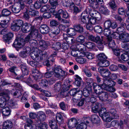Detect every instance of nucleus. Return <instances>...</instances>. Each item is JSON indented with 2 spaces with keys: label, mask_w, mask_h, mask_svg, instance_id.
<instances>
[{
  "label": "nucleus",
  "mask_w": 129,
  "mask_h": 129,
  "mask_svg": "<svg viewBox=\"0 0 129 129\" xmlns=\"http://www.w3.org/2000/svg\"><path fill=\"white\" fill-rule=\"evenodd\" d=\"M115 83L113 81H109L104 80L103 83L97 85L96 83L93 84V89L94 92L97 96L100 94L101 92L103 90V89L110 92H113L115 91V89L113 86H114Z\"/></svg>",
  "instance_id": "f257e3e1"
},
{
  "label": "nucleus",
  "mask_w": 129,
  "mask_h": 129,
  "mask_svg": "<svg viewBox=\"0 0 129 129\" xmlns=\"http://www.w3.org/2000/svg\"><path fill=\"white\" fill-rule=\"evenodd\" d=\"M45 55L41 51L38 49H36L33 52H31L30 56L32 58L36 61H30L29 63L31 66L36 67L38 64L37 62H39L42 60Z\"/></svg>",
  "instance_id": "f03ea898"
},
{
  "label": "nucleus",
  "mask_w": 129,
  "mask_h": 129,
  "mask_svg": "<svg viewBox=\"0 0 129 129\" xmlns=\"http://www.w3.org/2000/svg\"><path fill=\"white\" fill-rule=\"evenodd\" d=\"M8 93L4 97L0 98V107L2 108L4 107L5 106H9L13 108L16 107L17 104L13 102L12 101H9V94L10 93L9 90H7Z\"/></svg>",
  "instance_id": "7ed1b4c3"
},
{
  "label": "nucleus",
  "mask_w": 129,
  "mask_h": 129,
  "mask_svg": "<svg viewBox=\"0 0 129 129\" xmlns=\"http://www.w3.org/2000/svg\"><path fill=\"white\" fill-rule=\"evenodd\" d=\"M98 70L101 76L103 77V81L105 79L112 81L107 79L110 77V75H111V73L108 69H104L103 67H100L98 68Z\"/></svg>",
  "instance_id": "20e7f679"
},
{
  "label": "nucleus",
  "mask_w": 129,
  "mask_h": 129,
  "mask_svg": "<svg viewBox=\"0 0 129 129\" xmlns=\"http://www.w3.org/2000/svg\"><path fill=\"white\" fill-rule=\"evenodd\" d=\"M19 5L17 6L14 7L12 6L10 7V9H11L14 13H17L20 11L21 9H23L24 7V3L22 1H19Z\"/></svg>",
  "instance_id": "39448f33"
},
{
  "label": "nucleus",
  "mask_w": 129,
  "mask_h": 129,
  "mask_svg": "<svg viewBox=\"0 0 129 129\" xmlns=\"http://www.w3.org/2000/svg\"><path fill=\"white\" fill-rule=\"evenodd\" d=\"M54 72L55 76L57 77H65L67 75L66 72L59 67L55 68L54 70Z\"/></svg>",
  "instance_id": "423d86ee"
},
{
  "label": "nucleus",
  "mask_w": 129,
  "mask_h": 129,
  "mask_svg": "<svg viewBox=\"0 0 129 129\" xmlns=\"http://www.w3.org/2000/svg\"><path fill=\"white\" fill-rule=\"evenodd\" d=\"M39 36L40 39H41V36L38 34V31L37 30H35L34 31L32 30L30 34L27 35L25 38V42H28L31 39L32 37L36 38Z\"/></svg>",
  "instance_id": "0eeeda50"
},
{
  "label": "nucleus",
  "mask_w": 129,
  "mask_h": 129,
  "mask_svg": "<svg viewBox=\"0 0 129 129\" xmlns=\"http://www.w3.org/2000/svg\"><path fill=\"white\" fill-rule=\"evenodd\" d=\"M21 30L24 33H26L30 31L31 33L32 30L33 31L36 29H34V26H32L30 24L26 22L23 25Z\"/></svg>",
  "instance_id": "6e6552de"
},
{
  "label": "nucleus",
  "mask_w": 129,
  "mask_h": 129,
  "mask_svg": "<svg viewBox=\"0 0 129 129\" xmlns=\"http://www.w3.org/2000/svg\"><path fill=\"white\" fill-rule=\"evenodd\" d=\"M25 42L23 39L21 38L16 39L13 43V45L15 48H21L25 45Z\"/></svg>",
  "instance_id": "1a4fd4ad"
},
{
  "label": "nucleus",
  "mask_w": 129,
  "mask_h": 129,
  "mask_svg": "<svg viewBox=\"0 0 129 129\" xmlns=\"http://www.w3.org/2000/svg\"><path fill=\"white\" fill-rule=\"evenodd\" d=\"M32 75L34 78L36 80L40 79L42 76V74L35 68L32 69Z\"/></svg>",
  "instance_id": "9d476101"
},
{
  "label": "nucleus",
  "mask_w": 129,
  "mask_h": 129,
  "mask_svg": "<svg viewBox=\"0 0 129 129\" xmlns=\"http://www.w3.org/2000/svg\"><path fill=\"white\" fill-rule=\"evenodd\" d=\"M100 116L103 120H105L109 116V113L106 112V110L105 108H103L102 109L101 111L99 112Z\"/></svg>",
  "instance_id": "9b49d317"
},
{
  "label": "nucleus",
  "mask_w": 129,
  "mask_h": 129,
  "mask_svg": "<svg viewBox=\"0 0 129 129\" xmlns=\"http://www.w3.org/2000/svg\"><path fill=\"white\" fill-rule=\"evenodd\" d=\"M120 40L123 43L129 42V34L126 33H123L120 35Z\"/></svg>",
  "instance_id": "f8f14e48"
},
{
  "label": "nucleus",
  "mask_w": 129,
  "mask_h": 129,
  "mask_svg": "<svg viewBox=\"0 0 129 129\" xmlns=\"http://www.w3.org/2000/svg\"><path fill=\"white\" fill-rule=\"evenodd\" d=\"M77 124V120L75 118H72L70 119L68 123V126L70 129L73 128Z\"/></svg>",
  "instance_id": "ddd939ff"
},
{
  "label": "nucleus",
  "mask_w": 129,
  "mask_h": 129,
  "mask_svg": "<svg viewBox=\"0 0 129 129\" xmlns=\"http://www.w3.org/2000/svg\"><path fill=\"white\" fill-rule=\"evenodd\" d=\"M99 98L102 101H106L108 99V95L107 93L103 90L98 95Z\"/></svg>",
  "instance_id": "4468645a"
},
{
  "label": "nucleus",
  "mask_w": 129,
  "mask_h": 129,
  "mask_svg": "<svg viewBox=\"0 0 129 129\" xmlns=\"http://www.w3.org/2000/svg\"><path fill=\"white\" fill-rule=\"evenodd\" d=\"M36 125L38 127L39 129H47V125L44 122H42L40 120H37Z\"/></svg>",
  "instance_id": "2eb2a0df"
},
{
  "label": "nucleus",
  "mask_w": 129,
  "mask_h": 129,
  "mask_svg": "<svg viewBox=\"0 0 129 129\" xmlns=\"http://www.w3.org/2000/svg\"><path fill=\"white\" fill-rule=\"evenodd\" d=\"M30 50V48L29 47H26L23 50L19 53V56L23 58H26L27 56L28 53Z\"/></svg>",
  "instance_id": "dca6fc26"
},
{
  "label": "nucleus",
  "mask_w": 129,
  "mask_h": 129,
  "mask_svg": "<svg viewBox=\"0 0 129 129\" xmlns=\"http://www.w3.org/2000/svg\"><path fill=\"white\" fill-rule=\"evenodd\" d=\"M3 129H11L12 128L13 124L11 121L7 120L3 123Z\"/></svg>",
  "instance_id": "f3484780"
},
{
  "label": "nucleus",
  "mask_w": 129,
  "mask_h": 129,
  "mask_svg": "<svg viewBox=\"0 0 129 129\" xmlns=\"http://www.w3.org/2000/svg\"><path fill=\"white\" fill-rule=\"evenodd\" d=\"M71 54L72 56L78 57H83L85 56V54L84 53L81 52L78 50H72L71 52Z\"/></svg>",
  "instance_id": "a211bd4d"
},
{
  "label": "nucleus",
  "mask_w": 129,
  "mask_h": 129,
  "mask_svg": "<svg viewBox=\"0 0 129 129\" xmlns=\"http://www.w3.org/2000/svg\"><path fill=\"white\" fill-rule=\"evenodd\" d=\"M40 30L41 33L46 34L48 33L49 31V29L47 25L43 24L41 25L40 27Z\"/></svg>",
  "instance_id": "6ab92c4d"
},
{
  "label": "nucleus",
  "mask_w": 129,
  "mask_h": 129,
  "mask_svg": "<svg viewBox=\"0 0 129 129\" xmlns=\"http://www.w3.org/2000/svg\"><path fill=\"white\" fill-rule=\"evenodd\" d=\"M13 34L11 32H9L4 36L3 40L6 42H8L13 37Z\"/></svg>",
  "instance_id": "aec40b11"
},
{
  "label": "nucleus",
  "mask_w": 129,
  "mask_h": 129,
  "mask_svg": "<svg viewBox=\"0 0 129 129\" xmlns=\"http://www.w3.org/2000/svg\"><path fill=\"white\" fill-rule=\"evenodd\" d=\"M39 44L40 46L42 48L43 50H44L47 47L51 45V43H49L48 42H45L44 40H41L39 41Z\"/></svg>",
  "instance_id": "412c9836"
},
{
  "label": "nucleus",
  "mask_w": 129,
  "mask_h": 129,
  "mask_svg": "<svg viewBox=\"0 0 129 129\" xmlns=\"http://www.w3.org/2000/svg\"><path fill=\"white\" fill-rule=\"evenodd\" d=\"M68 36L66 34H63V37L64 39L69 44H72L74 43V41L73 38L71 37L67 36Z\"/></svg>",
  "instance_id": "4be33fe9"
},
{
  "label": "nucleus",
  "mask_w": 129,
  "mask_h": 129,
  "mask_svg": "<svg viewBox=\"0 0 129 129\" xmlns=\"http://www.w3.org/2000/svg\"><path fill=\"white\" fill-rule=\"evenodd\" d=\"M100 119L98 116L95 114L92 115L91 117V121L94 123H98L100 121Z\"/></svg>",
  "instance_id": "5701e85b"
},
{
  "label": "nucleus",
  "mask_w": 129,
  "mask_h": 129,
  "mask_svg": "<svg viewBox=\"0 0 129 129\" xmlns=\"http://www.w3.org/2000/svg\"><path fill=\"white\" fill-rule=\"evenodd\" d=\"M49 126L51 129H58L57 122L54 119H52L50 121Z\"/></svg>",
  "instance_id": "b1692460"
},
{
  "label": "nucleus",
  "mask_w": 129,
  "mask_h": 129,
  "mask_svg": "<svg viewBox=\"0 0 129 129\" xmlns=\"http://www.w3.org/2000/svg\"><path fill=\"white\" fill-rule=\"evenodd\" d=\"M64 114L63 113L60 112L57 113L56 115V119L58 123L60 124L63 122L62 116H63Z\"/></svg>",
  "instance_id": "393cba45"
},
{
  "label": "nucleus",
  "mask_w": 129,
  "mask_h": 129,
  "mask_svg": "<svg viewBox=\"0 0 129 129\" xmlns=\"http://www.w3.org/2000/svg\"><path fill=\"white\" fill-rule=\"evenodd\" d=\"M75 85L77 86H79L82 83H83V82L82 81L81 78L78 75H75Z\"/></svg>",
  "instance_id": "a878e982"
},
{
  "label": "nucleus",
  "mask_w": 129,
  "mask_h": 129,
  "mask_svg": "<svg viewBox=\"0 0 129 129\" xmlns=\"http://www.w3.org/2000/svg\"><path fill=\"white\" fill-rule=\"evenodd\" d=\"M87 8H90L91 9L89 10V11H88V13L90 16H94L95 15L97 14L99 15V19H98V20H100L101 18V16L100 15V14L97 11H96L94 9H92L91 7H88Z\"/></svg>",
  "instance_id": "bb28decb"
},
{
  "label": "nucleus",
  "mask_w": 129,
  "mask_h": 129,
  "mask_svg": "<svg viewBox=\"0 0 129 129\" xmlns=\"http://www.w3.org/2000/svg\"><path fill=\"white\" fill-rule=\"evenodd\" d=\"M99 10L101 13L104 14L108 15L109 13V11L106 7L103 5L101 6L99 9Z\"/></svg>",
  "instance_id": "cd10ccee"
},
{
  "label": "nucleus",
  "mask_w": 129,
  "mask_h": 129,
  "mask_svg": "<svg viewBox=\"0 0 129 129\" xmlns=\"http://www.w3.org/2000/svg\"><path fill=\"white\" fill-rule=\"evenodd\" d=\"M110 64V62L108 60H105L102 61H100L98 63V65L100 67H106L108 66Z\"/></svg>",
  "instance_id": "c85d7f7f"
},
{
  "label": "nucleus",
  "mask_w": 129,
  "mask_h": 129,
  "mask_svg": "<svg viewBox=\"0 0 129 129\" xmlns=\"http://www.w3.org/2000/svg\"><path fill=\"white\" fill-rule=\"evenodd\" d=\"M2 113L5 116H8L10 113V109L8 107L6 106L2 109Z\"/></svg>",
  "instance_id": "c756f323"
},
{
  "label": "nucleus",
  "mask_w": 129,
  "mask_h": 129,
  "mask_svg": "<svg viewBox=\"0 0 129 129\" xmlns=\"http://www.w3.org/2000/svg\"><path fill=\"white\" fill-rule=\"evenodd\" d=\"M61 44L59 42L54 43L52 44V48L55 51L60 49L61 48Z\"/></svg>",
  "instance_id": "7c9ffc66"
},
{
  "label": "nucleus",
  "mask_w": 129,
  "mask_h": 129,
  "mask_svg": "<svg viewBox=\"0 0 129 129\" xmlns=\"http://www.w3.org/2000/svg\"><path fill=\"white\" fill-rule=\"evenodd\" d=\"M84 45L86 48V47L90 49H93L95 46L94 43L90 42H85L84 43Z\"/></svg>",
  "instance_id": "2f4dec72"
},
{
  "label": "nucleus",
  "mask_w": 129,
  "mask_h": 129,
  "mask_svg": "<svg viewBox=\"0 0 129 129\" xmlns=\"http://www.w3.org/2000/svg\"><path fill=\"white\" fill-rule=\"evenodd\" d=\"M76 48L78 50L81 51H85L86 49L84 43V44L80 43L77 44L76 46Z\"/></svg>",
  "instance_id": "473e14b6"
},
{
  "label": "nucleus",
  "mask_w": 129,
  "mask_h": 129,
  "mask_svg": "<svg viewBox=\"0 0 129 129\" xmlns=\"http://www.w3.org/2000/svg\"><path fill=\"white\" fill-rule=\"evenodd\" d=\"M39 116L38 118V120H40L41 122L45 120L46 117L44 113L42 111L39 112L38 113Z\"/></svg>",
  "instance_id": "72a5a7b5"
},
{
  "label": "nucleus",
  "mask_w": 129,
  "mask_h": 129,
  "mask_svg": "<svg viewBox=\"0 0 129 129\" xmlns=\"http://www.w3.org/2000/svg\"><path fill=\"white\" fill-rule=\"evenodd\" d=\"M121 46L124 52L126 53L129 54V44L123 43L121 44Z\"/></svg>",
  "instance_id": "f704fd0d"
},
{
  "label": "nucleus",
  "mask_w": 129,
  "mask_h": 129,
  "mask_svg": "<svg viewBox=\"0 0 129 129\" xmlns=\"http://www.w3.org/2000/svg\"><path fill=\"white\" fill-rule=\"evenodd\" d=\"M8 70L13 75H14L15 76L17 75L16 72L18 70V69L17 67L15 66L11 67L9 68Z\"/></svg>",
  "instance_id": "c9c22d12"
},
{
  "label": "nucleus",
  "mask_w": 129,
  "mask_h": 129,
  "mask_svg": "<svg viewBox=\"0 0 129 129\" xmlns=\"http://www.w3.org/2000/svg\"><path fill=\"white\" fill-rule=\"evenodd\" d=\"M100 104L98 103H96L94 104L92 107V111L94 113H96L98 112L99 110V108Z\"/></svg>",
  "instance_id": "e433bc0d"
},
{
  "label": "nucleus",
  "mask_w": 129,
  "mask_h": 129,
  "mask_svg": "<svg viewBox=\"0 0 129 129\" xmlns=\"http://www.w3.org/2000/svg\"><path fill=\"white\" fill-rule=\"evenodd\" d=\"M67 31L69 35L71 36L75 35L76 33V31L75 29L72 28L68 29Z\"/></svg>",
  "instance_id": "4c0bfd02"
},
{
  "label": "nucleus",
  "mask_w": 129,
  "mask_h": 129,
  "mask_svg": "<svg viewBox=\"0 0 129 129\" xmlns=\"http://www.w3.org/2000/svg\"><path fill=\"white\" fill-rule=\"evenodd\" d=\"M90 9H91L90 8H87L82 13L81 16L89 18L88 11H89Z\"/></svg>",
  "instance_id": "58836bf2"
},
{
  "label": "nucleus",
  "mask_w": 129,
  "mask_h": 129,
  "mask_svg": "<svg viewBox=\"0 0 129 129\" xmlns=\"http://www.w3.org/2000/svg\"><path fill=\"white\" fill-rule=\"evenodd\" d=\"M99 19V17H95V18H91L90 19H89V23L92 24H96L98 23L99 21L100 20H98Z\"/></svg>",
  "instance_id": "ea45409f"
},
{
  "label": "nucleus",
  "mask_w": 129,
  "mask_h": 129,
  "mask_svg": "<svg viewBox=\"0 0 129 129\" xmlns=\"http://www.w3.org/2000/svg\"><path fill=\"white\" fill-rule=\"evenodd\" d=\"M87 125L86 123H84L80 121V123L79 124L77 127L78 129H86Z\"/></svg>",
  "instance_id": "a19ab883"
},
{
  "label": "nucleus",
  "mask_w": 129,
  "mask_h": 129,
  "mask_svg": "<svg viewBox=\"0 0 129 129\" xmlns=\"http://www.w3.org/2000/svg\"><path fill=\"white\" fill-rule=\"evenodd\" d=\"M107 57L103 53H100L98 56V58L99 60L100 61L106 60Z\"/></svg>",
  "instance_id": "79ce46f5"
},
{
  "label": "nucleus",
  "mask_w": 129,
  "mask_h": 129,
  "mask_svg": "<svg viewBox=\"0 0 129 129\" xmlns=\"http://www.w3.org/2000/svg\"><path fill=\"white\" fill-rule=\"evenodd\" d=\"M79 88H77L74 89H73L71 90L70 92V95L73 96H75V95L77 94V93L79 92L80 91L81 93L82 92V91L81 90H79Z\"/></svg>",
  "instance_id": "37998d69"
},
{
  "label": "nucleus",
  "mask_w": 129,
  "mask_h": 129,
  "mask_svg": "<svg viewBox=\"0 0 129 129\" xmlns=\"http://www.w3.org/2000/svg\"><path fill=\"white\" fill-rule=\"evenodd\" d=\"M59 13L61 14L62 17L63 18L67 19L69 17V15L66 11H63L62 9H60Z\"/></svg>",
  "instance_id": "c03bdc74"
},
{
  "label": "nucleus",
  "mask_w": 129,
  "mask_h": 129,
  "mask_svg": "<svg viewBox=\"0 0 129 129\" xmlns=\"http://www.w3.org/2000/svg\"><path fill=\"white\" fill-rule=\"evenodd\" d=\"M16 79H17L19 80H23L29 83L31 82L30 78H29L27 79L26 77H24V76H23L22 75L18 77H17Z\"/></svg>",
  "instance_id": "a18cd8bd"
},
{
  "label": "nucleus",
  "mask_w": 129,
  "mask_h": 129,
  "mask_svg": "<svg viewBox=\"0 0 129 129\" xmlns=\"http://www.w3.org/2000/svg\"><path fill=\"white\" fill-rule=\"evenodd\" d=\"M121 25V26L118 28L117 30L121 34L123 33H125L124 32L125 28L123 26H125V24L124 23H122Z\"/></svg>",
  "instance_id": "49530a36"
},
{
  "label": "nucleus",
  "mask_w": 129,
  "mask_h": 129,
  "mask_svg": "<svg viewBox=\"0 0 129 129\" xmlns=\"http://www.w3.org/2000/svg\"><path fill=\"white\" fill-rule=\"evenodd\" d=\"M108 40L109 42L108 43L109 47L111 48L114 47L115 46V42L112 40L111 38H108Z\"/></svg>",
  "instance_id": "de8ad7c7"
},
{
  "label": "nucleus",
  "mask_w": 129,
  "mask_h": 129,
  "mask_svg": "<svg viewBox=\"0 0 129 129\" xmlns=\"http://www.w3.org/2000/svg\"><path fill=\"white\" fill-rule=\"evenodd\" d=\"M9 56L10 58H12L15 59L14 60V62L16 63L18 62L19 60V57L17 56H16L14 55L13 54H9Z\"/></svg>",
  "instance_id": "09e8293b"
},
{
  "label": "nucleus",
  "mask_w": 129,
  "mask_h": 129,
  "mask_svg": "<svg viewBox=\"0 0 129 129\" xmlns=\"http://www.w3.org/2000/svg\"><path fill=\"white\" fill-rule=\"evenodd\" d=\"M11 28L13 30L15 31H17L20 29V28L13 22L11 25Z\"/></svg>",
  "instance_id": "8fccbe9b"
},
{
  "label": "nucleus",
  "mask_w": 129,
  "mask_h": 129,
  "mask_svg": "<svg viewBox=\"0 0 129 129\" xmlns=\"http://www.w3.org/2000/svg\"><path fill=\"white\" fill-rule=\"evenodd\" d=\"M13 22L17 25L20 28L21 27L23 24V21L19 19L15 20Z\"/></svg>",
  "instance_id": "3c124183"
},
{
  "label": "nucleus",
  "mask_w": 129,
  "mask_h": 129,
  "mask_svg": "<svg viewBox=\"0 0 129 129\" xmlns=\"http://www.w3.org/2000/svg\"><path fill=\"white\" fill-rule=\"evenodd\" d=\"M28 13L30 15L34 16H35L38 15L39 13V12L37 11L30 10H29Z\"/></svg>",
  "instance_id": "603ef678"
},
{
  "label": "nucleus",
  "mask_w": 129,
  "mask_h": 129,
  "mask_svg": "<svg viewBox=\"0 0 129 129\" xmlns=\"http://www.w3.org/2000/svg\"><path fill=\"white\" fill-rule=\"evenodd\" d=\"M120 57L121 59L124 61H127L129 59V56L126 53L121 54Z\"/></svg>",
  "instance_id": "864d4df0"
},
{
  "label": "nucleus",
  "mask_w": 129,
  "mask_h": 129,
  "mask_svg": "<svg viewBox=\"0 0 129 129\" xmlns=\"http://www.w3.org/2000/svg\"><path fill=\"white\" fill-rule=\"evenodd\" d=\"M74 27L75 29L79 33L82 32L83 31V27L81 26L80 24L75 25Z\"/></svg>",
  "instance_id": "5fc2aeb1"
},
{
  "label": "nucleus",
  "mask_w": 129,
  "mask_h": 129,
  "mask_svg": "<svg viewBox=\"0 0 129 129\" xmlns=\"http://www.w3.org/2000/svg\"><path fill=\"white\" fill-rule=\"evenodd\" d=\"M111 31L109 28H105L104 30L103 34L105 36L107 37L111 35Z\"/></svg>",
  "instance_id": "6e6d98bb"
},
{
  "label": "nucleus",
  "mask_w": 129,
  "mask_h": 129,
  "mask_svg": "<svg viewBox=\"0 0 129 129\" xmlns=\"http://www.w3.org/2000/svg\"><path fill=\"white\" fill-rule=\"evenodd\" d=\"M99 3L95 2L93 3L90 4V6L89 7H90L91 8H92L94 9H96L99 8Z\"/></svg>",
  "instance_id": "4d7b16f0"
},
{
  "label": "nucleus",
  "mask_w": 129,
  "mask_h": 129,
  "mask_svg": "<svg viewBox=\"0 0 129 129\" xmlns=\"http://www.w3.org/2000/svg\"><path fill=\"white\" fill-rule=\"evenodd\" d=\"M59 10L58 11V12L57 13H56L55 14H54V15L55 16V18H57L59 21H60L61 20V21L62 22H64V20L61 18L60 16L61 15V14L59 13Z\"/></svg>",
  "instance_id": "13d9d810"
},
{
  "label": "nucleus",
  "mask_w": 129,
  "mask_h": 129,
  "mask_svg": "<svg viewBox=\"0 0 129 129\" xmlns=\"http://www.w3.org/2000/svg\"><path fill=\"white\" fill-rule=\"evenodd\" d=\"M94 31L98 33H101L102 31V28L99 25L95 26L94 28Z\"/></svg>",
  "instance_id": "bf43d9fd"
},
{
  "label": "nucleus",
  "mask_w": 129,
  "mask_h": 129,
  "mask_svg": "<svg viewBox=\"0 0 129 129\" xmlns=\"http://www.w3.org/2000/svg\"><path fill=\"white\" fill-rule=\"evenodd\" d=\"M103 41V39L102 37H101V38L99 36H97L95 37L94 42L99 44L100 43H102V41Z\"/></svg>",
  "instance_id": "052dcab7"
},
{
  "label": "nucleus",
  "mask_w": 129,
  "mask_h": 129,
  "mask_svg": "<svg viewBox=\"0 0 129 129\" xmlns=\"http://www.w3.org/2000/svg\"><path fill=\"white\" fill-rule=\"evenodd\" d=\"M90 118L89 117H83L81 120V121L84 123H86L87 124L89 123Z\"/></svg>",
  "instance_id": "680f3d73"
},
{
  "label": "nucleus",
  "mask_w": 129,
  "mask_h": 129,
  "mask_svg": "<svg viewBox=\"0 0 129 129\" xmlns=\"http://www.w3.org/2000/svg\"><path fill=\"white\" fill-rule=\"evenodd\" d=\"M110 112L112 114L113 118H117L118 117V115L116 113V111L114 109H112L110 110Z\"/></svg>",
  "instance_id": "e2e57ef3"
},
{
  "label": "nucleus",
  "mask_w": 129,
  "mask_h": 129,
  "mask_svg": "<svg viewBox=\"0 0 129 129\" xmlns=\"http://www.w3.org/2000/svg\"><path fill=\"white\" fill-rule=\"evenodd\" d=\"M11 12L7 9H4L2 11V15L4 16H7L11 14Z\"/></svg>",
  "instance_id": "0e129e2a"
},
{
  "label": "nucleus",
  "mask_w": 129,
  "mask_h": 129,
  "mask_svg": "<svg viewBox=\"0 0 129 129\" xmlns=\"http://www.w3.org/2000/svg\"><path fill=\"white\" fill-rule=\"evenodd\" d=\"M85 37L83 36H79L76 38V40L79 42L83 43L85 41Z\"/></svg>",
  "instance_id": "69168bd1"
},
{
  "label": "nucleus",
  "mask_w": 129,
  "mask_h": 129,
  "mask_svg": "<svg viewBox=\"0 0 129 129\" xmlns=\"http://www.w3.org/2000/svg\"><path fill=\"white\" fill-rule=\"evenodd\" d=\"M60 29L59 28L56 27L53 30L51 31V33L52 34L56 35L58 34L60 32Z\"/></svg>",
  "instance_id": "338daca9"
},
{
  "label": "nucleus",
  "mask_w": 129,
  "mask_h": 129,
  "mask_svg": "<svg viewBox=\"0 0 129 129\" xmlns=\"http://www.w3.org/2000/svg\"><path fill=\"white\" fill-rule=\"evenodd\" d=\"M25 129H36V126L35 124L30 125L27 124L25 125Z\"/></svg>",
  "instance_id": "774afa93"
}]
</instances>
